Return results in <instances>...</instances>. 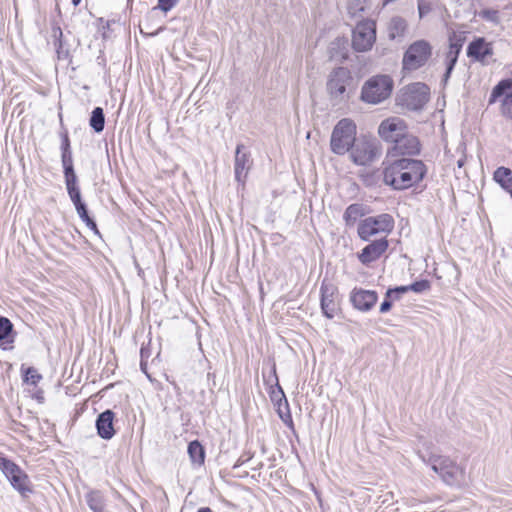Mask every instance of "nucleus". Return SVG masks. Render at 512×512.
Masks as SVG:
<instances>
[{"mask_svg": "<svg viewBox=\"0 0 512 512\" xmlns=\"http://www.w3.org/2000/svg\"><path fill=\"white\" fill-rule=\"evenodd\" d=\"M426 174V165L418 159L402 157L383 162V183L396 191L417 186Z\"/></svg>", "mask_w": 512, "mask_h": 512, "instance_id": "obj_1", "label": "nucleus"}, {"mask_svg": "<svg viewBox=\"0 0 512 512\" xmlns=\"http://www.w3.org/2000/svg\"><path fill=\"white\" fill-rule=\"evenodd\" d=\"M419 458L449 485L461 487L465 484V471L457 462L448 456L437 454L431 443L424 442L417 449Z\"/></svg>", "mask_w": 512, "mask_h": 512, "instance_id": "obj_2", "label": "nucleus"}, {"mask_svg": "<svg viewBox=\"0 0 512 512\" xmlns=\"http://www.w3.org/2000/svg\"><path fill=\"white\" fill-rule=\"evenodd\" d=\"M356 124L349 118L341 119L334 127L330 147L333 153L344 155L349 152L356 139Z\"/></svg>", "mask_w": 512, "mask_h": 512, "instance_id": "obj_3", "label": "nucleus"}, {"mask_svg": "<svg viewBox=\"0 0 512 512\" xmlns=\"http://www.w3.org/2000/svg\"><path fill=\"white\" fill-rule=\"evenodd\" d=\"M393 89V80L388 75H377L367 80L361 90V99L369 104H378L388 98Z\"/></svg>", "mask_w": 512, "mask_h": 512, "instance_id": "obj_4", "label": "nucleus"}, {"mask_svg": "<svg viewBox=\"0 0 512 512\" xmlns=\"http://www.w3.org/2000/svg\"><path fill=\"white\" fill-rule=\"evenodd\" d=\"M349 152L352 162L358 166L369 165L381 155L377 139L368 136L357 139Z\"/></svg>", "mask_w": 512, "mask_h": 512, "instance_id": "obj_5", "label": "nucleus"}, {"mask_svg": "<svg viewBox=\"0 0 512 512\" xmlns=\"http://www.w3.org/2000/svg\"><path fill=\"white\" fill-rule=\"evenodd\" d=\"M394 228V219L390 214L383 213L377 216H370L358 225V236L363 241H368L377 234H389Z\"/></svg>", "mask_w": 512, "mask_h": 512, "instance_id": "obj_6", "label": "nucleus"}, {"mask_svg": "<svg viewBox=\"0 0 512 512\" xmlns=\"http://www.w3.org/2000/svg\"><path fill=\"white\" fill-rule=\"evenodd\" d=\"M0 470L22 497L32 493L28 475L13 461L0 455Z\"/></svg>", "mask_w": 512, "mask_h": 512, "instance_id": "obj_7", "label": "nucleus"}, {"mask_svg": "<svg viewBox=\"0 0 512 512\" xmlns=\"http://www.w3.org/2000/svg\"><path fill=\"white\" fill-rule=\"evenodd\" d=\"M430 96L429 87L421 82L412 83L401 90L398 96L399 104L409 110H421L428 102Z\"/></svg>", "mask_w": 512, "mask_h": 512, "instance_id": "obj_8", "label": "nucleus"}, {"mask_svg": "<svg viewBox=\"0 0 512 512\" xmlns=\"http://www.w3.org/2000/svg\"><path fill=\"white\" fill-rule=\"evenodd\" d=\"M432 47L426 40H417L412 43L403 56V69L414 71L426 64L431 57Z\"/></svg>", "mask_w": 512, "mask_h": 512, "instance_id": "obj_9", "label": "nucleus"}, {"mask_svg": "<svg viewBox=\"0 0 512 512\" xmlns=\"http://www.w3.org/2000/svg\"><path fill=\"white\" fill-rule=\"evenodd\" d=\"M353 78L351 72L346 67H337L331 71L327 80V92L331 99L342 102L348 98L346 94L347 86L351 84Z\"/></svg>", "mask_w": 512, "mask_h": 512, "instance_id": "obj_10", "label": "nucleus"}, {"mask_svg": "<svg viewBox=\"0 0 512 512\" xmlns=\"http://www.w3.org/2000/svg\"><path fill=\"white\" fill-rule=\"evenodd\" d=\"M376 41V23L366 19L357 23L352 33V47L357 52L369 51Z\"/></svg>", "mask_w": 512, "mask_h": 512, "instance_id": "obj_11", "label": "nucleus"}, {"mask_svg": "<svg viewBox=\"0 0 512 512\" xmlns=\"http://www.w3.org/2000/svg\"><path fill=\"white\" fill-rule=\"evenodd\" d=\"M488 103H499L501 115L512 120V79H503L491 91Z\"/></svg>", "mask_w": 512, "mask_h": 512, "instance_id": "obj_12", "label": "nucleus"}, {"mask_svg": "<svg viewBox=\"0 0 512 512\" xmlns=\"http://www.w3.org/2000/svg\"><path fill=\"white\" fill-rule=\"evenodd\" d=\"M266 384L271 385L270 399L277 406L278 414L283 422L289 421L292 424L291 414L289 412V404L276 374V366L273 364L271 374L267 379H264Z\"/></svg>", "mask_w": 512, "mask_h": 512, "instance_id": "obj_13", "label": "nucleus"}, {"mask_svg": "<svg viewBox=\"0 0 512 512\" xmlns=\"http://www.w3.org/2000/svg\"><path fill=\"white\" fill-rule=\"evenodd\" d=\"M320 306L322 313L328 319H332L337 310V297H338V288L337 286L327 278H324L321 282L320 286Z\"/></svg>", "mask_w": 512, "mask_h": 512, "instance_id": "obj_14", "label": "nucleus"}, {"mask_svg": "<svg viewBox=\"0 0 512 512\" xmlns=\"http://www.w3.org/2000/svg\"><path fill=\"white\" fill-rule=\"evenodd\" d=\"M406 131V125L404 121L397 117L388 118L383 120L378 128L379 136L387 141L394 142L398 137L403 136Z\"/></svg>", "mask_w": 512, "mask_h": 512, "instance_id": "obj_15", "label": "nucleus"}, {"mask_svg": "<svg viewBox=\"0 0 512 512\" xmlns=\"http://www.w3.org/2000/svg\"><path fill=\"white\" fill-rule=\"evenodd\" d=\"M389 243L386 237L374 240L366 245L358 254V259L363 265L378 260L388 249Z\"/></svg>", "mask_w": 512, "mask_h": 512, "instance_id": "obj_16", "label": "nucleus"}, {"mask_svg": "<svg viewBox=\"0 0 512 512\" xmlns=\"http://www.w3.org/2000/svg\"><path fill=\"white\" fill-rule=\"evenodd\" d=\"M378 300V294L372 290L354 288L350 294L353 307L362 312L370 311Z\"/></svg>", "mask_w": 512, "mask_h": 512, "instance_id": "obj_17", "label": "nucleus"}, {"mask_svg": "<svg viewBox=\"0 0 512 512\" xmlns=\"http://www.w3.org/2000/svg\"><path fill=\"white\" fill-rule=\"evenodd\" d=\"M466 53L473 61L485 63V59L493 55L492 43L483 37L475 38L468 44Z\"/></svg>", "mask_w": 512, "mask_h": 512, "instance_id": "obj_18", "label": "nucleus"}, {"mask_svg": "<svg viewBox=\"0 0 512 512\" xmlns=\"http://www.w3.org/2000/svg\"><path fill=\"white\" fill-rule=\"evenodd\" d=\"M449 41V48L445 55L446 71L443 75L444 82H447L450 78L464 44V39L461 37H456V35L450 37Z\"/></svg>", "mask_w": 512, "mask_h": 512, "instance_id": "obj_19", "label": "nucleus"}, {"mask_svg": "<svg viewBox=\"0 0 512 512\" xmlns=\"http://www.w3.org/2000/svg\"><path fill=\"white\" fill-rule=\"evenodd\" d=\"M252 165V160L250 158V154L244 151V146L242 144H238L235 151V163H234V172L235 179L244 184L248 171L250 170Z\"/></svg>", "mask_w": 512, "mask_h": 512, "instance_id": "obj_20", "label": "nucleus"}, {"mask_svg": "<svg viewBox=\"0 0 512 512\" xmlns=\"http://www.w3.org/2000/svg\"><path fill=\"white\" fill-rule=\"evenodd\" d=\"M115 413L107 409L97 416L95 426L97 434L104 440H110L115 435L114 429Z\"/></svg>", "mask_w": 512, "mask_h": 512, "instance_id": "obj_21", "label": "nucleus"}, {"mask_svg": "<svg viewBox=\"0 0 512 512\" xmlns=\"http://www.w3.org/2000/svg\"><path fill=\"white\" fill-rule=\"evenodd\" d=\"M393 150L400 155H416L420 152L419 140L413 135H407L405 132L403 136L395 140Z\"/></svg>", "mask_w": 512, "mask_h": 512, "instance_id": "obj_22", "label": "nucleus"}, {"mask_svg": "<svg viewBox=\"0 0 512 512\" xmlns=\"http://www.w3.org/2000/svg\"><path fill=\"white\" fill-rule=\"evenodd\" d=\"M407 30V22L400 16L393 17L388 24V37L391 40L402 39Z\"/></svg>", "mask_w": 512, "mask_h": 512, "instance_id": "obj_23", "label": "nucleus"}, {"mask_svg": "<svg viewBox=\"0 0 512 512\" xmlns=\"http://www.w3.org/2000/svg\"><path fill=\"white\" fill-rule=\"evenodd\" d=\"M15 340V336L13 334V324L12 322L4 317L0 316V343L3 346V349H7L5 345H11Z\"/></svg>", "mask_w": 512, "mask_h": 512, "instance_id": "obj_24", "label": "nucleus"}, {"mask_svg": "<svg viewBox=\"0 0 512 512\" xmlns=\"http://www.w3.org/2000/svg\"><path fill=\"white\" fill-rule=\"evenodd\" d=\"M85 500L88 507L93 512H104L106 507V502L104 495L99 490H91L85 495Z\"/></svg>", "mask_w": 512, "mask_h": 512, "instance_id": "obj_25", "label": "nucleus"}, {"mask_svg": "<svg viewBox=\"0 0 512 512\" xmlns=\"http://www.w3.org/2000/svg\"><path fill=\"white\" fill-rule=\"evenodd\" d=\"M493 179L497 182L504 190L512 195V170L506 167H498L494 174Z\"/></svg>", "mask_w": 512, "mask_h": 512, "instance_id": "obj_26", "label": "nucleus"}, {"mask_svg": "<svg viewBox=\"0 0 512 512\" xmlns=\"http://www.w3.org/2000/svg\"><path fill=\"white\" fill-rule=\"evenodd\" d=\"M365 207L363 204L354 203L349 205L343 215L346 225H353L360 217L364 216Z\"/></svg>", "mask_w": 512, "mask_h": 512, "instance_id": "obj_27", "label": "nucleus"}, {"mask_svg": "<svg viewBox=\"0 0 512 512\" xmlns=\"http://www.w3.org/2000/svg\"><path fill=\"white\" fill-rule=\"evenodd\" d=\"M188 455L192 463L202 465L205 460V450L198 440L191 441L188 444Z\"/></svg>", "mask_w": 512, "mask_h": 512, "instance_id": "obj_28", "label": "nucleus"}, {"mask_svg": "<svg viewBox=\"0 0 512 512\" xmlns=\"http://www.w3.org/2000/svg\"><path fill=\"white\" fill-rule=\"evenodd\" d=\"M89 125L96 133H100L104 130L105 115H104L103 108L95 107L92 110L91 116L89 119Z\"/></svg>", "mask_w": 512, "mask_h": 512, "instance_id": "obj_29", "label": "nucleus"}, {"mask_svg": "<svg viewBox=\"0 0 512 512\" xmlns=\"http://www.w3.org/2000/svg\"><path fill=\"white\" fill-rule=\"evenodd\" d=\"M53 36L55 37V47L59 59H67L69 57V48L63 41V32L60 27L53 28Z\"/></svg>", "mask_w": 512, "mask_h": 512, "instance_id": "obj_30", "label": "nucleus"}, {"mask_svg": "<svg viewBox=\"0 0 512 512\" xmlns=\"http://www.w3.org/2000/svg\"><path fill=\"white\" fill-rule=\"evenodd\" d=\"M78 216L86 224L88 228L99 234L96 222L89 216L87 206L84 202L75 206Z\"/></svg>", "mask_w": 512, "mask_h": 512, "instance_id": "obj_31", "label": "nucleus"}, {"mask_svg": "<svg viewBox=\"0 0 512 512\" xmlns=\"http://www.w3.org/2000/svg\"><path fill=\"white\" fill-rule=\"evenodd\" d=\"M368 0H350L347 5V11L350 17H361L366 9Z\"/></svg>", "mask_w": 512, "mask_h": 512, "instance_id": "obj_32", "label": "nucleus"}, {"mask_svg": "<svg viewBox=\"0 0 512 512\" xmlns=\"http://www.w3.org/2000/svg\"><path fill=\"white\" fill-rule=\"evenodd\" d=\"M66 189H67V193L70 197V200L72 201V203L74 204V206L78 205V203H82V197H81V191H80V188L78 186V182L77 183H73V184H67L66 185Z\"/></svg>", "mask_w": 512, "mask_h": 512, "instance_id": "obj_33", "label": "nucleus"}, {"mask_svg": "<svg viewBox=\"0 0 512 512\" xmlns=\"http://www.w3.org/2000/svg\"><path fill=\"white\" fill-rule=\"evenodd\" d=\"M62 167H63L65 185H67L68 183L69 184L77 183L78 178H77V175L74 170V165L67 164V165H62Z\"/></svg>", "mask_w": 512, "mask_h": 512, "instance_id": "obj_34", "label": "nucleus"}, {"mask_svg": "<svg viewBox=\"0 0 512 512\" xmlns=\"http://www.w3.org/2000/svg\"><path fill=\"white\" fill-rule=\"evenodd\" d=\"M62 167H63L65 185H67L68 183L69 184L77 183L78 178H77V175L74 170V165L67 164V165H62Z\"/></svg>", "mask_w": 512, "mask_h": 512, "instance_id": "obj_35", "label": "nucleus"}, {"mask_svg": "<svg viewBox=\"0 0 512 512\" xmlns=\"http://www.w3.org/2000/svg\"><path fill=\"white\" fill-rule=\"evenodd\" d=\"M409 291H413L415 293H423L425 291H428L431 287L430 281L426 279H422L419 281H415L412 284L408 285Z\"/></svg>", "mask_w": 512, "mask_h": 512, "instance_id": "obj_36", "label": "nucleus"}, {"mask_svg": "<svg viewBox=\"0 0 512 512\" xmlns=\"http://www.w3.org/2000/svg\"><path fill=\"white\" fill-rule=\"evenodd\" d=\"M41 379H42V376L33 367H28L24 372V381L27 383H30L32 385H37V383Z\"/></svg>", "mask_w": 512, "mask_h": 512, "instance_id": "obj_37", "label": "nucleus"}, {"mask_svg": "<svg viewBox=\"0 0 512 512\" xmlns=\"http://www.w3.org/2000/svg\"><path fill=\"white\" fill-rule=\"evenodd\" d=\"M409 292L408 285L396 286L394 288H389L386 291L387 298H393L394 300H399L401 296L405 293Z\"/></svg>", "mask_w": 512, "mask_h": 512, "instance_id": "obj_38", "label": "nucleus"}, {"mask_svg": "<svg viewBox=\"0 0 512 512\" xmlns=\"http://www.w3.org/2000/svg\"><path fill=\"white\" fill-rule=\"evenodd\" d=\"M479 16L492 23H498L499 21V13L494 9H484L479 13Z\"/></svg>", "mask_w": 512, "mask_h": 512, "instance_id": "obj_39", "label": "nucleus"}, {"mask_svg": "<svg viewBox=\"0 0 512 512\" xmlns=\"http://www.w3.org/2000/svg\"><path fill=\"white\" fill-rule=\"evenodd\" d=\"M417 6H418V13H419L420 18L425 17L432 10L431 3L426 0H419Z\"/></svg>", "mask_w": 512, "mask_h": 512, "instance_id": "obj_40", "label": "nucleus"}, {"mask_svg": "<svg viewBox=\"0 0 512 512\" xmlns=\"http://www.w3.org/2000/svg\"><path fill=\"white\" fill-rule=\"evenodd\" d=\"M177 2L178 0H158L157 7L154 9H160L166 13L170 11L177 4Z\"/></svg>", "mask_w": 512, "mask_h": 512, "instance_id": "obj_41", "label": "nucleus"}, {"mask_svg": "<svg viewBox=\"0 0 512 512\" xmlns=\"http://www.w3.org/2000/svg\"><path fill=\"white\" fill-rule=\"evenodd\" d=\"M61 152L71 151L70 139L67 132L61 134Z\"/></svg>", "mask_w": 512, "mask_h": 512, "instance_id": "obj_42", "label": "nucleus"}, {"mask_svg": "<svg viewBox=\"0 0 512 512\" xmlns=\"http://www.w3.org/2000/svg\"><path fill=\"white\" fill-rule=\"evenodd\" d=\"M393 300H394L393 298H387V296L385 295V298L380 305V309H379L380 313H387L392 307Z\"/></svg>", "mask_w": 512, "mask_h": 512, "instance_id": "obj_43", "label": "nucleus"}, {"mask_svg": "<svg viewBox=\"0 0 512 512\" xmlns=\"http://www.w3.org/2000/svg\"><path fill=\"white\" fill-rule=\"evenodd\" d=\"M61 163L62 165L73 164L72 151L61 152Z\"/></svg>", "mask_w": 512, "mask_h": 512, "instance_id": "obj_44", "label": "nucleus"}, {"mask_svg": "<svg viewBox=\"0 0 512 512\" xmlns=\"http://www.w3.org/2000/svg\"><path fill=\"white\" fill-rule=\"evenodd\" d=\"M150 356V350L148 347H144L142 346L141 349H140V357H141V360H146L149 358Z\"/></svg>", "mask_w": 512, "mask_h": 512, "instance_id": "obj_45", "label": "nucleus"}, {"mask_svg": "<svg viewBox=\"0 0 512 512\" xmlns=\"http://www.w3.org/2000/svg\"><path fill=\"white\" fill-rule=\"evenodd\" d=\"M250 458H251L250 456H248V457H245L244 455L240 456L239 459L237 460L236 464L234 465V467H240L246 461H248Z\"/></svg>", "mask_w": 512, "mask_h": 512, "instance_id": "obj_46", "label": "nucleus"}, {"mask_svg": "<svg viewBox=\"0 0 512 512\" xmlns=\"http://www.w3.org/2000/svg\"><path fill=\"white\" fill-rule=\"evenodd\" d=\"M140 368L143 373L147 374V361L146 360L140 361Z\"/></svg>", "mask_w": 512, "mask_h": 512, "instance_id": "obj_47", "label": "nucleus"}, {"mask_svg": "<svg viewBox=\"0 0 512 512\" xmlns=\"http://www.w3.org/2000/svg\"><path fill=\"white\" fill-rule=\"evenodd\" d=\"M197 512H213L209 507H200Z\"/></svg>", "mask_w": 512, "mask_h": 512, "instance_id": "obj_48", "label": "nucleus"}, {"mask_svg": "<svg viewBox=\"0 0 512 512\" xmlns=\"http://www.w3.org/2000/svg\"><path fill=\"white\" fill-rule=\"evenodd\" d=\"M80 2H81V0H72V4L74 6H77Z\"/></svg>", "mask_w": 512, "mask_h": 512, "instance_id": "obj_49", "label": "nucleus"}, {"mask_svg": "<svg viewBox=\"0 0 512 512\" xmlns=\"http://www.w3.org/2000/svg\"><path fill=\"white\" fill-rule=\"evenodd\" d=\"M457 164H458V167H462L463 164H464V161L463 160H459Z\"/></svg>", "mask_w": 512, "mask_h": 512, "instance_id": "obj_50", "label": "nucleus"}, {"mask_svg": "<svg viewBox=\"0 0 512 512\" xmlns=\"http://www.w3.org/2000/svg\"><path fill=\"white\" fill-rule=\"evenodd\" d=\"M136 267L138 268V274L141 275V273L143 272L142 269L139 267L138 264H136Z\"/></svg>", "mask_w": 512, "mask_h": 512, "instance_id": "obj_51", "label": "nucleus"}]
</instances>
